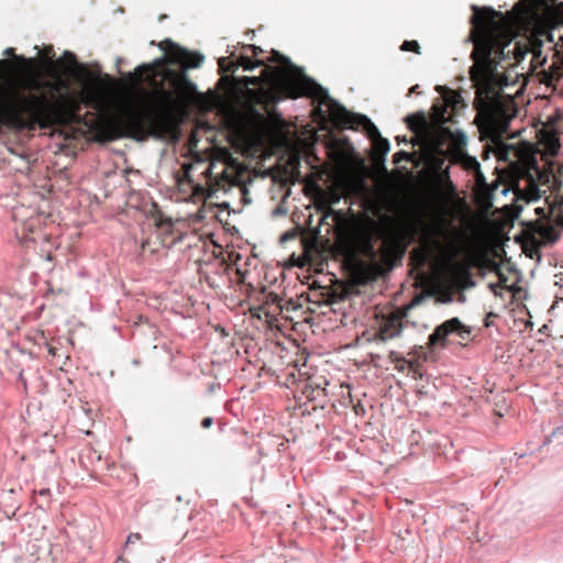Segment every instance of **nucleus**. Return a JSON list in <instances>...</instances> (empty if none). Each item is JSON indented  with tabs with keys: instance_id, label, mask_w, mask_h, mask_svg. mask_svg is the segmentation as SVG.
<instances>
[{
	"instance_id": "nucleus-1",
	"label": "nucleus",
	"mask_w": 563,
	"mask_h": 563,
	"mask_svg": "<svg viewBox=\"0 0 563 563\" xmlns=\"http://www.w3.org/2000/svg\"><path fill=\"white\" fill-rule=\"evenodd\" d=\"M501 107L495 96V158L506 166L495 167V258L509 241L510 232L523 206L538 200L556 184L549 166L538 167L529 146L516 148L503 144L505 126L498 120Z\"/></svg>"
},
{
	"instance_id": "nucleus-2",
	"label": "nucleus",
	"mask_w": 563,
	"mask_h": 563,
	"mask_svg": "<svg viewBox=\"0 0 563 563\" xmlns=\"http://www.w3.org/2000/svg\"><path fill=\"white\" fill-rule=\"evenodd\" d=\"M129 76L148 82L154 90L155 103L151 109L131 107L117 118L103 120L99 133L106 140L162 137L170 131L174 114L187 109L198 96L196 85L185 70L168 68L163 59L141 65Z\"/></svg>"
},
{
	"instance_id": "nucleus-3",
	"label": "nucleus",
	"mask_w": 563,
	"mask_h": 563,
	"mask_svg": "<svg viewBox=\"0 0 563 563\" xmlns=\"http://www.w3.org/2000/svg\"><path fill=\"white\" fill-rule=\"evenodd\" d=\"M29 90L0 91V124L19 130L49 129L71 120L79 109L68 93H62L66 84L60 80L29 78Z\"/></svg>"
},
{
	"instance_id": "nucleus-4",
	"label": "nucleus",
	"mask_w": 563,
	"mask_h": 563,
	"mask_svg": "<svg viewBox=\"0 0 563 563\" xmlns=\"http://www.w3.org/2000/svg\"><path fill=\"white\" fill-rule=\"evenodd\" d=\"M470 41L474 44L471 80L475 87L474 106L485 118L486 152L493 151V8L472 5Z\"/></svg>"
},
{
	"instance_id": "nucleus-5",
	"label": "nucleus",
	"mask_w": 563,
	"mask_h": 563,
	"mask_svg": "<svg viewBox=\"0 0 563 563\" xmlns=\"http://www.w3.org/2000/svg\"><path fill=\"white\" fill-rule=\"evenodd\" d=\"M243 81L245 85L257 87L254 90H249V93L252 101L264 107L265 110L285 98L310 97L318 100L320 104H325L329 100L327 90L297 68L291 73L265 65L263 76H246Z\"/></svg>"
},
{
	"instance_id": "nucleus-6",
	"label": "nucleus",
	"mask_w": 563,
	"mask_h": 563,
	"mask_svg": "<svg viewBox=\"0 0 563 563\" xmlns=\"http://www.w3.org/2000/svg\"><path fill=\"white\" fill-rule=\"evenodd\" d=\"M501 18L503 14L495 10V92L505 100L497 88L501 90L517 84L519 74L515 71V67L531 54L528 69L537 74L538 68L545 64L547 57L542 54L543 41L538 34L532 33L515 41L510 40L504 45L499 35V21H497Z\"/></svg>"
},
{
	"instance_id": "nucleus-7",
	"label": "nucleus",
	"mask_w": 563,
	"mask_h": 563,
	"mask_svg": "<svg viewBox=\"0 0 563 563\" xmlns=\"http://www.w3.org/2000/svg\"><path fill=\"white\" fill-rule=\"evenodd\" d=\"M410 240L408 231L394 229L384 235L379 250H376L372 238L365 235L356 241V253L350 252L347 257L361 277L373 280L401 262Z\"/></svg>"
},
{
	"instance_id": "nucleus-8",
	"label": "nucleus",
	"mask_w": 563,
	"mask_h": 563,
	"mask_svg": "<svg viewBox=\"0 0 563 563\" xmlns=\"http://www.w3.org/2000/svg\"><path fill=\"white\" fill-rule=\"evenodd\" d=\"M497 97L498 103L501 107L500 113L498 114V120L503 122L505 132H503V144L504 145H512L516 148H523L529 146V150L532 152V155L536 157V162L538 167L549 166L551 168L552 174H554V163L552 158L558 154L561 144L559 136L555 132H543L540 139L539 144L542 146V151H534V148L527 142H523L520 139L521 131L510 130L511 121L517 117V106L512 98V95L509 93L507 100H503L501 97L495 92Z\"/></svg>"
},
{
	"instance_id": "nucleus-9",
	"label": "nucleus",
	"mask_w": 563,
	"mask_h": 563,
	"mask_svg": "<svg viewBox=\"0 0 563 563\" xmlns=\"http://www.w3.org/2000/svg\"><path fill=\"white\" fill-rule=\"evenodd\" d=\"M327 107L329 119L341 129H356L362 126L373 145V162L375 164H384L385 157L389 152L390 145L387 139L383 137L376 125L363 114H356L347 111L329 96V100L324 104Z\"/></svg>"
},
{
	"instance_id": "nucleus-10",
	"label": "nucleus",
	"mask_w": 563,
	"mask_h": 563,
	"mask_svg": "<svg viewBox=\"0 0 563 563\" xmlns=\"http://www.w3.org/2000/svg\"><path fill=\"white\" fill-rule=\"evenodd\" d=\"M474 194L476 203L486 214L485 265L487 268L493 269V260L489 257V254L493 252V184H486L484 176L479 172L476 175Z\"/></svg>"
},
{
	"instance_id": "nucleus-11",
	"label": "nucleus",
	"mask_w": 563,
	"mask_h": 563,
	"mask_svg": "<svg viewBox=\"0 0 563 563\" xmlns=\"http://www.w3.org/2000/svg\"><path fill=\"white\" fill-rule=\"evenodd\" d=\"M495 305L497 300H501L504 307L507 302H512L517 295L521 292L519 287L520 275L518 269L510 267L508 264H498L495 262Z\"/></svg>"
},
{
	"instance_id": "nucleus-12",
	"label": "nucleus",
	"mask_w": 563,
	"mask_h": 563,
	"mask_svg": "<svg viewBox=\"0 0 563 563\" xmlns=\"http://www.w3.org/2000/svg\"><path fill=\"white\" fill-rule=\"evenodd\" d=\"M412 305L396 308L388 314L383 316L375 340L385 342L398 338L405 328L404 320L408 317V311Z\"/></svg>"
},
{
	"instance_id": "nucleus-13",
	"label": "nucleus",
	"mask_w": 563,
	"mask_h": 563,
	"mask_svg": "<svg viewBox=\"0 0 563 563\" xmlns=\"http://www.w3.org/2000/svg\"><path fill=\"white\" fill-rule=\"evenodd\" d=\"M552 234V228L537 221L527 224V228L522 229L518 234H515L514 239L517 242H521L526 251L529 246L533 250H538L551 240Z\"/></svg>"
},
{
	"instance_id": "nucleus-14",
	"label": "nucleus",
	"mask_w": 563,
	"mask_h": 563,
	"mask_svg": "<svg viewBox=\"0 0 563 563\" xmlns=\"http://www.w3.org/2000/svg\"><path fill=\"white\" fill-rule=\"evenodd\" d=\"M159 48L165 51L168 60L174 64H179L183 68L199 67L203 57L195 52H189L172 40H164L159 43Z\"/></svg>"
},
{
	"instance_id": "nucleus-15",
	"label": "nucleus",
	"mask_w": 563,
	"mask_h": 563,
	"mask_svg": "<svg viewBox=\"0 0 563 563\" xmlns=\"http://www.w3.org/2000/svg\"><path fill=\"white\" fill-rule=\"evenodd\" d=\"M454 332H456L462 340L470 335V331L464 330L460 320L457 318H452L434 329V331L429 335L428 345L435 346L443 343L445 338Z\"/></svg>"
},
{
	"instance_id": "nucleus-16",
	"label": "nucleus",
	"mask_w": 563,
	"mask_h": 563,
	"mask_svg": "<svg viewBox=\"0 0 563 563\" xmlns=\"http://www.w3.org/2000/svg\"><path fill=\"white\" fill-rule=\"evenodd\" d=\"M443 274L454 285H461L471 277L470 266L453 257L444 263Z\"/></svg>"
},
{
	"instance_id": "nucleus-17",
	"label": "nucleus",
	"mask_w": 563,
	"mask_h": 563,
	"mask_svg": "<svg viewBox=\"0 0 563 563\" xmlns=\"http://www.w3.org/2000/svg\"><path fill=\"white\" fill-rule=\"evenodd\" d=\"M463 102L461 95L454 90L446 89L443 95V102L438 106L433 104L432 109L434 111V119L437 122L443 124L449 121L446 117L448 108H452L454 111L456 107Z\"/></svg>"
},
{
	"instance_id": "nucleus-18",
	"label": "nucleus",
	"mask_w": 563,
	"mask_h": 563,
	"mask_svg": "<svg viewBox=\"0 0 563 563\" xmlns=\"http://www.w3.org/2000/svg\"><path fill=\"white\" fill-rule=\"evenodd\" d=\"M537 76L540 82L547 85L548 87L554 86V84L561 79V77L563 76V62L558 56V53L553 54V62L549 66V68L540 69L537 73Z\"/></svg>"
},
{
	"instance_id": "nucleus-19",
	"label": "nucleus",
	"mask_w": 563,
	"mask_h": 563,
	"mask_svg": "<svg viewBox=\"0 0 563 563\" xmlns=\"http://www.w3.org/2000/svg\"><path fill=\"white\" fill-rule=\"evenodd\" d=\"M388 360L394 364V368L399 373L411 372L418 374L421 368V362L418 357H405L396 351H390Z\"/></svg>"
},
{
	"instance_id": "nucleus-20",
	"label": "nucleus",
	"mask_w": 563,
	"mask_h": 563,
	"mask_svg": "<svg viewBox=\"0 0 563 563\" xmlns=\"http://www.w3.org/2000/svg\"><path fill=\"white\" fill-rule=\"evenodd\" d=\"M263 303L258 307V310L263 312L264 314L268 316H276L280 313L284 309V306L282 305L283 299L275 292H265L263 291Z\"/></svg>"
},
{
	"instance_id": "nucleus-21",
	"label": "nucleus",
	"mask_w": 563,
	"mask_h": 563,
	"mask_svg": "<svg viewBox=\"0 0 563 563\" xmlns=\"http://www.w3.org/2000/svg\"><path fill=\"white\" fill-rule=\"evenodd\" d=\"M320 383L317 382L313 377L309 376L305 380V386L302 388V393L309 400H314L318 397L325 396V389L323 385H327V380L320 377Z\"/></svg>"
},
{
	"instance_id": "nucleus-22",
	"label": "nucleus",
	"mask_w": 563,
	"mask_h": 563,
	"mask_svg": "<svg viewBox=\"0 0 563 563\" xmlns=\"http://www.w3.org/2000/svg\"><path fill=\"white\" fill-rule=\"evenodd\" d=\"M263 60H252L249 56H240L236 63H232V65L227 69L228 71L234 73L238 67H242L244 70H253L257 66H264Z\"/></svg>"
},
{
	"instance_id": "nucleus-23",
	"label": "nucleus",
	"mask_w": 563,
	"mask_h": 563,
	"mask_svg": "<svg viewBox=\"0 0 563 563\" xmlns=\"http://www.w3.org/2000/svg\"><path fill=\"white\" fill-rule=\"evenodd\" d=\"M190 187L192 189V196L198 199L211 198L214 191L217 190V188L213 185L203 186L196 183L190 185Z\"/></svg>"
},
{
	"instance_id": "nucleus-24",
	"label": "nucleus",
	"mask_w": 563,
	"mask_h": 563,
	"mask_svg": "<svg viewBox=\"0 0 563 563\" xmlns=\"http://www.w3.org/2000/svg\"><path fill=\"white\" fill-rule=\"evenodd\" d=\"M53 64L55 66H62V67H65V68H70V67H74V66H77V59H76V56L74 53L69 52V51H66L64 54H63V57L53 62Z\"/></svg>"
},
{
	"instance_id": "nucleus-25",
	"label": "nucleus",
	"mask_w": 563,
	"mask_h": 563,
	"mask_svg": "<svg viewBox=\"0 0 563 563\" xmlns=\"http://www.w3.org/2000/svg\"><path fill=\"white\" fill-rule=\"evenodd\" d=\"M430 253H431L430 246L427 245L426 250H423V249L413 250L411 253V258L418 261L419 264L422 265L427 262Z\"/></svg>"
},
{
	"instance_id": "nucleus-26",
	"label": "nucleus",
	"mask_w": 563,
	"mask_h": 563,
	"mask_svg": "<svg viewBox=\"0 0 563 563\" xmlns=\"http://www.w3.org/2000/svg\"><path fill=\"white\" fill-rule=\"evenodd\" d=\"M407 121H408L409 128L413 131H416V129H417L415 126V123H417V125H419V126H423L426 124V118L422 113L408 117Z\"/></svg>"
},
{
	"instance_id": "nucleus-27",
	"label": "nucleus",
	"mask_w": 563,
	"mask_h": 563,
	"mask_svg": "<svg viewBox=\"0 0 563 563\" xmlns=\"http://www.w3.org/2000/svg\"><path fill=\"white\" fill-rule=\"evenodd\" d=\"M408 357H418L421 364L427 360V352L423 346H415L409 353Z\"/></svg>"
},
{
	"instance_id": "nucleus-28",
	"label": "nucleus",
	"mask_w": 563,
	"mask_h": 563,
	"mask_svg": "<svg viewBox=\"0 0 563 563\" xmlns=\"http://www.w3.org/2000/svg\"><path fill=\"white\" fill-rule=\"evenodd\" d=\"M183 168H184V176H183V178L178 179L179 186H181L184 183H187L189 186L192 185L195 183L190 175V169L192 168V165L185 164L183 166Z\"/></svg>"
},
{
	"instance_id": "nucleus-29",
	"label": "nucleus",
	"mask_w": 563,
	"mask_h": 563,
	"mask_svg": "<svg viewBox=\"0 0 563 563\" xmlns=\"http://www.w3.org/2000/svg\"><path fill=\"white\" fill-rule=\"evenodd\" d=\"M400 49L405 52H415L417 54H420V45L417 41H405L401 44Z\"/></svg>"
},
{
	"instance_id": "nucleus-30",
	"label": "nucleus",
	"mask_w": 563,
	"mask_h": 563,
	"mask_svg": "<svg viewBox=\"0 0 563 563\" xmlns=\"http://www.w3.org/2000/svg\"><path fill=\"white\" fill-rule=\"evenodd\" d=\"M516 11H518V14L520 15V20H525L528 15V8L523 2H518L515 8Z\"/></svg>"
},
{
	"instance_id": "nucleus-31",
	"label": "nucleus",
	"mask_w": 563,
	"mask_h": 563,
	"mask_svg": "<svg viewBox=\"0 0 563 563\" xmlns=\"http://www.w3.org/2000/svg\"><path fill=\"white\" fill-rule=\"evenodd\" d=\"M142 539L141 534L140 533H131L128 539H126V545L128 544H133L137 541H140Z\"/></svg>"
},
{
	"instance_id": "nucleus-32",
	"label": "nucleus",
	"mask_w": 563,
	"mask_h": 563,
	"mask_svg": "<svg viewBox=\"0 0 563 563\" xmlns=\"http://www.w3.org/2000/svg\"><path fill=\"white\" fill-rule=\"evenodd\" d=\"M409 154L405 151H399L394 155L395 163H399L404 158H408Z\"/></svg>"
},
{
	"instance_id": "nucleus-33",
	"label": "nucleus",
	"mask_w": 563,
	"mask_h": 563,
	"mask_svg": "<svg viewBox=\"0 0 563 563\" xmlns=\"http://www.w3.org/2000/svg\"><path fill=\"white\" fill-rule=\"evenodd\" d=\"M245 48L252 51L253 56H258L261 53H263V49L255 45L250 44V45H246Z\"/></svg>"
},
{
	"instance_id": "nucleus-34",
	"label": "nucleus",
	"mask_w": 563,
	"mask_h": 563,
	"mask_svg": "<svg viewBox=\"0 0 563 563\" xmlns=\"http://www.w3.org/2000/svg\"><path fill=\"white\" fill-rule=\"evenodd\" d=\"M212 423H213V419L211 417H206L201 421V427L205 429H208L212 426Z\"/></svg>"
},
{
	"instance_id": "nucleus-35",
	"label": "nucleus",
	"mask_w": 563,
	"mask_h": 563,
	"mask_svg": "<svg viewBox=\"0 0 563 563\" xmlns=\"http://www.w3.org/2000/svg\"><path fill=\"white\" fill-rule=\"evenodd\" d=\"M14 57H15V59L21 60L22 63L26 64L27 66H33L35 64L34 59H26L22 56H20V57L14 56Z\"/></svg>"
},
{
	"instance_id": "nucleus-36",
	"label": "nucleus",
	"mask_w": 563,
	"mask_h": 563,
	"mask_svg": "<svg viewBox=\"0 0 563 563\" xmlns=\"http://www.w3.org/2000/svg\"><path fill=\"white\" fill-rule=\"evenodd\" d=\"M492 323H493V311H489L486 313L485 324H486V327H489Z\"/></svg>"
},
{
	"instance_id": "nucleus-37",
	"label": "nucleus",
	"mask_w": 563,
	"mask_h": 563,
	"mask_svg": "<svg viewBox=\"0 0 563 563\" xmlns=\"http://www.w3.org/2000/svg\"><path fill=\"white\" fill-rule=\"evenodd\" d=\"M44 56L47 57V58H52L54 56V49H53L52 46L46 47L44 49Z\"/></svg>"
},
{
	"instance_id": "nucleus-38",
	"label": "nucleus",
	"mask_w": 563,
	"mask_h": 563,
	"mask_svg": "<svg viewBox=\"0 0 563 563\" xmlns=\"http://www.w3.org/2000/svg\"><path fill=\"white\" fill-rule=\"evenodd\" d=\"M37 494H38L40 496H43V497H48V496H51V490H49L48 488H43V489H40V490L37 492Z\"/></svg>"
},
{
	"instance_id": "nucleus-39",
	"label": "nucleus",
	"mask_w": 563,
	"mask_h": 563,
	"mask_svg": "<svg viewBox=\"0 0 563 563\" xmlns=\"http://www.w3.org/2000/svg\"><path fill=\"white\" fill-rule=\"evenodd\" d=\"M202 174L205 175V177L208 180H210V178H211V165H209Z\"/></svg>"
},
{
	"instance_id": "nucleus-40",
	"label": "nucleus",
	"mask_w": 563,
	"mask_h": 563,
	"mask_svg": "<svg viewBox=\"0 0 563 563\" xmlns=\"http://www.w3.org/2000/svg\"><path fill=\"white\" fill-rule=\"evenodd\" d=\"M4 54H5L7 56H14V49H13V48H7V49L4 51Z\"/></svg>"
},
{
	"instance_id": "nucleus-41",
	"label": "nucleus",
	"mask_w": 563,
	"mask_h": 563,
	"mask_svg": "<svg viewBox=\"0 0 563 563\" xmlns=\"http://www.w3.org/2000/svg\"><path fill=\"white\" fill-rule=\"evenodd\" d=\"M49 353H51L52 355H55V354H56V349H55V347H53V346H52V347H49Z\"/></svg>"
},
{
	"instance_id": "nucleus-42",
	"label": "nucleus",
	"mask_w": 563,
	"mask_h": 563,
	"mask_svg": "<svg viewBox=\"0 0 563 563\" xmlns=\"http://www.w3.org/2000/svg\"><path fill=\"white\" fill-rule=\"evenodd\" d=\"M487 287L493 291V283H488Z\"/></svg>"
},
{
	"instance_id": "nucleus-43",
	"label": "nucleus",
	"mask_w": 563,
	"mask_h": 563,
	"mask_svg": "<svg viewBox=\"0 0 563 563\" xmlns=\"http://www.w3.org/2000/svg\"><path fill=\"white\" fill-rule=\"evenodd\" d=\"M417 87H418V86H416V87H411V91L417 92V89H416Z\"/></svg>"
},
{
	"instance_id": "nucleus-44",
	"label": "nucleus",
	"mask_w": 563,
	"mask_h": 563,
	"mask_svg": "<svg viewBox=\"0 0 563 563\" xmlns=\"http://www.w3.org/2000/svg\"><path fill=\"white\" fill-rule=\"evenodd\" d=\"M417 87H418V86H416V87H411V91L417 92V89H416Z\"/></svg>"
},
{
	"instance_id": "nucleus-45",
	"label": "nucleus",
	"mask_w": 563,
	"mask_h": 563,
	"mask_svg": "<svg viewBox=\"0 0 563 563\" xmlns=\"http://www.w3.org/2000/svg\"><path fill=\"white\" fill-rule=\"evenodd\" d=\"M219 65H220L221 67L223 66V59H220Z\"/></svg>"
}]
</instances>
